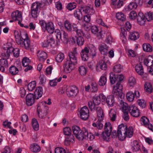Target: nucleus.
I'll use <instances>...</instances> for the list:
<instances>
[{
  "mask_svg": "<svg viewBox=\"0 0 153 153\" xmlns=\"http://www.w3.org/2000/svg\"><path fill=\"white\" fill-rule=\"evenodd\" d=\"M63 131L64 134L65 135L69 136L71 135V128L68 127H66L63 128Z\"/></svg>",
  "mask_w": 153,
  "mask_h": 153,
  "instance_id": "nucleus-55",
  "label": "nucleus"
},
{
  "mask_svg": "<svg viewBox=\"0 0 153 153\" xmlns=\"http://www.w3.org/2000/svg\"><path fill=\"white\" fill-rule=\"evenodd\" d=\"M30 149L32 152L34 153L39 152L41 149L39 145L36 143L31 144L30 146Z\"/></svg>",
  "mask_w": 153,
  "mask_h": 153,
  "instance_id": "nucleus-28",
  "label": "nucleus"
},
{
  "mask_svg": "<svg viewBox=\"0 0 153 153\" xmlns=\"http://www.w3.org/2000/svg\"><path fill=\"white\" fill-rule=\"evenodd\" d=\"M124 130V125L123 124H121L119 125L118 127L117 131L116 130L113 131L111 134V136L112 138H115L118 137V139L121 141H123L124 139V136L122 134V131Z\"/></svg>",
  "mask_w": 153,
  "mask_h": 153,
  "instance_id": "nucleus-9",
  "label": "nucleus"
},
{
  "mask_svg": "<svg viewBox=\"0 0 153 153\" xmlns=\"http://www.w3.org/2000/svg\"><path fill=\"white\" fill-rule=\"evenodd\" d=\"M58 45L57 42H55L53 37L51 35L48 36L46 39L42 43V45L43 47H47L50 46L51 47H56Z\"/></svg>",
  "mask_w": 153,
  "mask_h": 153,
  "instance_id": "nucleus-8",
  "label": "nucleus"
},
{
  "mask_svg": "<svg viewBox=\"0 0 153 153\" xmlns=\"http://www.w3.org/2000/svg\"><path fill=\"white\" fill-rule=\"evenodd\" d=\"M64 140V144L66 146H69L75 142V138L73 134L68 136Z\"/></svg>",
  "mask_w": 153,
  "mask_h": 153,
  "instance_id": "nucleus-23",
  "label": "nucleus"
},
{
  "mask_svg": "<svg viewBox=\"0 0 153 153\" xmlns=\"http://www.w3.org/2000/svg\"><path fill=\"white\" fill-rule=\"evenodd\" d=\"M143 50L147 52H151L152 51V48L149 44H144L143 45Z\"/></svg>",
  "mask_w": 153,
  "mask_h": 153,
  "instance_id": "nucleus-42",
  "label": "nucleus"
},
{
  "mask_svg": "<svg viewBox=\"0 0 153 153\" xmlns=\"http://www.w3.org/2000/svg\"><path fill=\"white\" fill-rule=\"evenodd\" d=\"M128 83L130 86H133L135 85L136 83L135 78L133 76L129 77L128 79Z\"/></svg>",
  "mask_w": 153,
  "mask_h": 153,
  "instance_id": "nucleus-43",
  "label": "nucleus"
},
{
  "mask_svg": "<svg viewBox=\"0 0 153 153\" xmlns=\"http://www.w3.org/2000/svg\"><path fill=\"white\" fill-rule=\"evenodd\" d=\"M108 48L105 44H103L100 45L99 50L101 54L106 55L108 53Z\"/></svg>",
  "mask_w": 153,
  "mask_h": 153,
  "instance_id": "nucleus-34",
  "label": "nucleus"
},
{
  "mask_svg": "<svg viewBox=\"0 0 153 153\" xmlns=\"http://www.w3.org/2000/svg\"><path fill=\"white\" fill-rule=\"evenodd\" d=\"M126 99L130 102H133L134 98V94L133 93L129 91L126 94Z\"/></svg>",
  "mask_w": 153,
  "mask_h": 153,
  "instance_id": "nucleus-38",
  "label": "nucleus"
},
{
  "mask_svg": "<svg viewBox=\"0 0 153 153\" xmlns=\"http://www.w3.org/2000/svg\"><path fill=\"white\" fill-rule=\"evenodd\" d=\"M117 79L115 75L112 72L110 73V82L112 84H114Z\"/></svg>",
  "mask_w": 153,
  "mask_h": 153,
  "instance_id": "nucleus-53",
  "label": "nucleus"
},
{
  "mask_svg": "<svg viewBox=\"0 0 153 153\" xmlns=\"http://www.w3.org/2000/svg\"><path fill=\"white\" fill-rule=\"evenodd\" d=\"M137 7V5L134 2L130 3L127 7V9L129 10L135 9Z\"/></svg>",
  "mask_w": 153,
  "mask_h": 153,
  "instance_id": "nucleus-63",
  "label": "nucleus"
},
{
  "mask_svg": "<svg viewBox=\"0 0 153 153\" xmlns=\"http://www.w3.org/2000/svg\"><path fill=\"white\" fill-rule=\"evenodd\" d=\"M140 37L139 33L137 31H133L130 33L128 36L129 39L133 41L138 39Z\"/></svg>",
  "mask_w": 153,
  "mask_h": 153,
  "instance_id": "nucleus-29",
  "label": "nucleus"
},
{
  "mask_svg": "<svg viewBox=\"0 0 153 153\" xmlns=\"http://www.w3.org/2000/svg\"><path fill=\"white\" fill-rule=\"evenodd\" d=\"M55 33L56 37L58 39H61L65 43L67 42L68 37L67 33L64 31H60L59 29L56 30Z\"/></svg>",
  "mask_w": 153,
  "mask_h": 153,
  "instance_id": "nucleus-10",
  "label": "nucleus"
},
{
  "mask_svg": "<svg viewBox=\"0 0 153 153\" xmlns=\"http://www.w3.org/2000/svg\"><path fill=\"white\" fill-rule=\"evenodd\" d=\"M95 100V101L97 104H100L101 103L102 105L105 103L106 97L103 94H100L99 96L94 97Z\"/></svg>",
  "mask_w": 153,
  "mask_h": 153,
  "instance_id": "nucleus-15",
  "label": "nucleus"
},
{
  "mask_svg": "<svg viewBox=\"0 0 153 153\" xmlns=\"http://www.w3.org/2000/svg\"><path fill=\"white\" fill-rule=\"evenodd\" d=\"M84 42V39L83 37H77L76 39V43L79 46H82Z\"/></svg>",
  "mask_w": 153,
  "mask_h": 153,
  "instance_id": "nucleus-54",
  "label": "nucleus"
},
{
  "mask_svg": "<svg viewBox=\"0 0 153 153\" xmlns=\"http://www.w3.org/2000/svg\"><path fill=\"white\" fill-rule=\"evenodd\" d=\"M105 101V103H106L108 107H112L114 105L115 101L114 96L112 95L107 96Z\"/></svg>",
  "mask_w": 153,
  "mask_h": 153,
  "instance_id": "nucleus-22",
  "label": "nucleus"
},
{
  "mask_svg": "<svg viewBox=\"0 0 153 153\" xmlns=\"http://www.w3.org/2000/svg\"><path fill=\"white\" fill-rule=\"evenodd\" d=\"M153 14V12H149L146 13L145 14L146 20L148 21H149L152 19V16Z\"/></svg>",
  "mask_w": 153,
  "mask_h": 153,
  "instance_id": "nucleus-52",
  "label": "nucleus"
},
{
  "mask_svg": "<svg viewBox=\"0 0 153 153\" xmlns=\"http://www.w3.org/2000/svg\"><path fill=\"white\" fill-rule=\"evenodd\" d=\"M126 127L125 131V138L126 137L131 138L133 134V130L132 126H130L128 128L126 125H125Z\"/></svg>",
  "mask_w": 153,
  "mask_h": 153,
  "instance_id": "nucleus-21",
  "label": "nucleus"
},
{
  "mask_svg": "<svg viewBox=\"0 0 153 153\" xmlns=\"http://www.w3.org/2000/svg\"><path fill=\"white\" fill-rule=\"evenodd\" d=\"M81 11L83 14H88L89 15L93 14L94 12V10L89 7L82 9Z\"/></svg>",
  "mask_w": 153,
  "mask_h": 153,
  "instance_id": "nucleus-32",
  "label": "nucleus"
},
{
  "mask_svg": "<svg viewBox=\"0 0 153 153\" xmlns=\"http://www.w3.org/2000/svg\"><path fill=\"white\" fill-rule=\"evenodd\" d=\"M116 18L119 20L123 22L124 20V15L121 12H118L116 14Z\"/></svg>",
  "mask_w": 153,
  "mask_h": 153,
  "instance_id": "nucleus-49",
  "label": "nucleus"
},
{
  "mask_svg": "<svg viewBox=\"0 0 153 153\" xmlns=\"http://www.w3.org/2000/svg\"><path fill=\"white\" fill-rule=\"evenodd\" d=\"M107 79L105 77L102 76L99 81V84L100 86H103L106 85Z\"/></svg>",
  "mask_w": 153,
  "mask_h": 153,
  "instance_id": "nucleus-46",
  "label": "nucleus"
},
{
  "mask_svg": "<svg viewBox=\"0 0 153 153\" xmlns=\"http://www.w3.org/2000/svg\"><path fill=\"white\" fill-rule=\"evenodd\" d=\"M97 113L98 121L97 123L94 122L92 124V126L95 127H96L99 129H101L103 127V125L100 121L103 120L104 115L102 109L100 107H97Z\"/></svg>",
  "mask_w": 153,
  "mask_h": 153,
  "instance_id": "nucleus-7",
  "label": "nucleus"
},
{
  "mask_svg": "<svg viewBox=\"0 0 153 153\" xmlns=\"http://www.w3.org/2000/svg\"><path fill=\"white\" fill-rule=\"evenodd\" d=\"M89 111L87 106L82 107L79 111L80 118L85 120H87L89 117Z\"/></svg>",
  "mask_w": 153,
  "mask_h": 153,
  "instance_id": "nucleus-12",
  "label": "nucleus"
},
{
  "mask_svg": "<svg viewBox=\"0 0 153 153\" xmlns=\"http://www.w3.org/2000/svg\"><path fill=\"white\" fill-rule=\"evenodd\" d=\"M131 149L133 152H137L140 149V144L137 140L131 142Z\"/></svg>",
  "mask_w": 153,
  "mask_h": 153,
  "instance_id": "nucleus-18",
  "label": "nucleus"
},
{
  "mask_svg": "<svg viewBox=\"0 0 153 153\" xmlns=\"http://www.w3.org/2000/svg\"><path fill=\"white\" fill-rule=\"evenodd\" d=\"M77 53L76 49L69 53V59L66 62L64 66V71L65 73H69L74 69L75 65L77 64Z\"/></svg>",
  "mask_w": 153,
  "mask_h": 153,
  "instance_id": "nucleus-2",
  "label": "nucleus"
},
{
  "mask_svg": "<svg viewBox=\"0 0 153 153\" xmlns=\"http://www.w3.org/2000/svg\"><path fill=\"white\" fill-rule=\"evenodd\" d=\"M72 129L74 134L78 140H82L88 138V132L85 128H83L81 130L78 126L74 125L72 126Z\"/></svg>",
  "mask_w": 153,
  "mask_h": 153,
  "instance_id": "nucleus-4",
  "label": "nucleus"
},
{
  "mask_svg": "<svg viewBox=\"0 0 153 153\" xmlns=\"http://www.w3.org/2000/svg\"><path fill=\"white\" fill-rule=\"evenodd\" d=\"M104 129L105 131L111 132L112 131V126L109 122H106L104 126Z\"/></svg>",
  "mask_w": 153,
  "mask_h": 153,
  "instance_id": "nucleus-44",
  "label": "nucleus"
},
{
  "mask_svg": "<svg viewBox=\"0 0 153 153\" xmlns=\"http://www.w3.org/2000/svg\"><path fill=\"white\" fill-rule=\"evenodd\" d=\"M55 153H66L65 149L61 147H56L55 149Z\"/></svg>",
  "mask_w": 153,
  "mask_h": 153,
  "instance_id": "nucleus-58",
  "label": "nucleus"
},
{
  "mask_svg": "<svg viewBox=\"0 0 153 153\" xmlns=\"http://www.w3.org/2000/svg\"><path fill=\"white\" fill-rule=\"evenodd\" d=\"M111 5L115 8H120L124 4V0H111Z\"/></svg>",
  "mask_w": 153,
  "mask_h": 153,
  "instance_id": "nucleus-24",
  "label": "nucleus"
},
{
  "mask_svg": "<svg viewBox=\"0 0 153 153\" xmlns=\"http://www.w3.org/2000/svg\"><path fill=\"white\" fill-rule=\"evenodd\" d=\"M78 71L79 74L82 76L85 75L87 71V68L83 66H80L79 68Z\"/></svg>",
  "mask_w": 153,
  "mask_h": 153,
  "instance_id": "nucleus-41",
  "label": "nucleus"
},
{
  "mask_svg": "<svg viewBox=\"0 0 153 153\" xmlns=\"http://www.w3.org/2000/svg\"><path fill=\"white\" fill-rule=\"evenodd\" d=\"M76 7V4L75 3H70L68 4L67 8L70 10H71L75 9Z\"/></svg>",
  "mask_w": 153,
  "mask_h": 153,
  "instance_id": "nucleus-60",
  "label": "nucleus"
},
{
  "mask_svg": "<svg viewBox=\"0 0 153 153\" xmlns=\"http://www.w3.org/2000/svg\"><path fill=\"white\" fill-rule=\"evenodd\" d=\"M8 64L7 61L6 59H2L0 60V70L4 72L5 69L7 68Z\"/></svg>",
  "mask_w": 153,
  "mask_h": 153,
  "instance_id": "nucleus-20",
  "label": "nucleus"
},
{
  "mask_svg": "<svg viewBox=\"0 0 153 153\" xmlns=\"http://www.w3.org/2000/svg\"><path fill=\"white\" fill-rule=\"evenodd\" d=\"M39 24L41 26L42 30H44L47 25V23L45 21L41 20H39Z\"/></svg>",
  "mask_w": 153,
  "mask_h": 153,
  "instance_id": "nucleus-64",
  "label": "nucleus"
},
{
  "mask_svg": "<svg viewBox=\"0 0 153 153\" xmlns=\"http://www.w3.org/2000/svg\"><path fill=\"white\" fill-rule=\"evenodd\" d=\"M137 102L139 105L142 108H144L146 107V103L144 100L143 99H139L137 101Z\"/></svg>",
  "mask_w": 153,
  "mask_h": 153,
  "instance_id": "nucleus-56",
  "label": "nucleus"
},
{
  "mask_svg": "<svg viewBox=\"0 0 153 153\" xmlns=\"http://www.w3.org/2000/svg\"><path fill=\"white\" fill-rule=\"evenodd\" d=\"M4 48L6 51L4 55L6 57L8 58L10 56V54L13 53V48L11 45H9L8 44L7 45L6 47H4Z\"/></svg>",
  "mask_w": 153,
  "mask_h": 153,
  "instance_id": "nucleus-30",
  "label": "nucleus"
},
{
  "mask_svg": "<svg viewBox=\"0 0 153 153\" xmlns=\"http://www.w3.org/2000/svg\"><path fill=\"white\" fill-rule=\"evenodd\" d=\"M133 117H137L140 115V112L137 108L134 105H128L125 102V121H128L129 119L128 112Z\"/></svg>",
  "mask_w": 153,
  "mask_h": 153,
  "instance_id": "nucleus-5",
  "label": "nucleus"
},
{
  "mask_svg": "<svg viewBox=\"0 0 153 153\" xmlns=\"http://www.w3.org/2000/svg\"><path fill=\"white\" fill-rule=\"evenodd\" d=\"M62 79V77H60L58 79L51 80L50 81V84L51 86H55L57 85L58 82H60Z\"/></svg>",
  "mask_w": 153,
  "mask_h": 153,
  "instance_id": "nucleus-50",
  "label": "nucleus"
},
{
  "mask_svg": "<svg viewBox=\"0 0 153 153\" xmlns=\"http://www.w3.org/2000/svg\"><path fill=\"white\" fill-rule=\"evenodd\" d=\"M11 17L14 21H18V24L21 26H23V24L21 23V21L22 20V14L21 12L16 10L13 12L11 14Z\"/></svg>",
  "mask_w": 153,
  "mask_h": 153,
  "instance_id": "nucleus-11",
  "label": "nucleus"
},
{
  "mask_svg": "<svg viewBox=\"0 0 153 153\" xmlns=\"http://www.w3.org/2000/svg\"><path fill=\"white\" fill-rule=\"evenodd\" d=\"M26 89L25 87H22L20 88L19 93L22 97H24L26 94Z\"/></svg>",
  "mask_w": 153,
  "mask_h": 153,
  "instance_id": "nucleus-62",
  "label": "nucleus"
},
{
  "mask_svg": "<svg viewBox=\"0 0 153 153\" xmlns=\"http://www.w3.org/2000/svg\"><path fill=\"white\" fill-rule=\"evenodd\" d=\"M35 97L33 94H29L27 95L26 97V104L28 106H31L35 102Z\"/></svg>",
  "mask_w": 153,
  "mask_h": 153,
  "instance_id": "nucleus-14",
  "label": "nucleus"
},
{
  "mask_svg": "<svg viewBox=\"0 0 153 153\" xmlns=\"http://www.w3.org/2000/svg\"><path fill=\"white\" fill-rule=\"evenodd\" d=\"M82 11L79 9H77L75 11L74 15V16L78 20H80L82 18Z\"/></svg>",
  "mask_w": 153,
  "mask_h": 153,
  "instance_id": "nucleus-37",
  "label": "nucleus"
},
{
  "mask_svg": "<svg viewBox=\"0 0 153 153\" xmlns=\"http://www.w3.org/2000/svg\"><path fill=\"white\" fill-rule=\"evenodd\" d=\"M144 64L148 67L153 65V57L149 56L147 58L144 59L143 61Z\"/></svg>",
  "mask_w": 153,
  "mask_h": 153,
  "instance_id": "nucleus-27",
  "label": "nucleus"
},
{
  "mask_svg": "<svg viewBox=\"0 0 153 153\" xmlns=\"http://www.w3.org/2000/svg\"><path fill=\"white\" fill-rule=\"evenodd\" d=\"M140 120L142 122V123H143L144 125L145 126L147 125L149 122V119L145 116L142 117Z\"/></svg>",
  "mask_w": 153,
  "mask_h": 153,
  "instance_id": "nucleus-59",
  "label": "nucleus"
},
{
  "mask_svg": "<svg viewBox=\"0 0 153 153\" xmlns=\"http://www.w3.org/2000/svg\"><path fill=\"white\" fill-rule=\"evenodd\" d=\"M106 64L104 60H101L99 61L96 66V69L97 71H100V70H105L107 69Z\"/></svg>",
  "mask_w": 153,
  "mask_h": 153,
  "instance_id": "nucleus-17",
  "label": "nucleus"
},
{
  "mask_svg": "<svg viewBox=\"0 0 153 153\" xmlns=\"http://www.w3.org/2000/svg\"><path fill=\"white\" fill-rule=\"evenodd\" d=\"M135 70L137 73L140 75H143L144 74L143 67L141 63L137 64L135 66Z\"/></svg>",
  "mask_w": 153,
  "mask_h": 153,
  "instance_id": "nucleus-31",
  "label": "nucleus"
},
{
  "mask_svg": "<svg viewBox=\"0 0 153 153\" xmlns=\"http://www.w3.org/2000/svg\"><path fill=\"white\" fill-rule=\"evenodd\" d=\"M65 58L64 54L62 53H59L58 54L56 58V61L58 62H61Z\"/></svg>",
  "mask_w": 153,
  "mask_h": 153,
  "instance_id": "nucleus-45",
  "label": "nucleus"
},
{
  "mask_svg": "<svg viewBox=\"0 0 153 153\" xmlns=\"http://www.w3.org/2000/svg\"><path fill=\"white\" fill-rule=\"evenodd\" d=\"M146 21L145 15L142 12L139 13L137 16V21L140 25H143Z\"/></svg>",
  "mask_w": 153,
  "mask_h": 153,
  "instance_id": "nucleus-19",
  "label": "nucleus"
},
{
  "mask_svg": "<svg viewBox=\"0 0 153 153\" xmlns=\"http://www.w3.org/2000/svg\"><path fill=\"white\" fill-rule=\"evenodd\" d=\"M55 30L54 26L53 24L51 22L47 23V24L44 30H47L50 33H53Z\"/></svg>",
  "mask_w": 153,
  "mask_h": 153,
  "instance_id": "nucleus-26",
  "label": "nucleus"
},
{
  "mask_svg": "<svg viewBox=\"0 0 153 153\" xmlns=\"http://www.w3.org/2000/svg\"><path fill=\"white\" fill-rule=\"evenodd\" d=\"M96 48L92 45L85 47L82 50L80 54L82 59L85 61L88 59L89 56H91L93 58L96 55Z\"/></svg>",
  "mask_w": 153,
  "mask_h": 153,
  "instance_id": "nucleus-3",
  "label": "nucleus"
},
{
  "mask_svg": "<svg viewBox=\"0 0 153 153\" xmlns=\"http://www.w3.org/2000/svg\"><path fill=\"white\" fill-rule=\"evenodd\" d=\"M44 93L43 88L41 87H36L34 91V96L36 99L42 97Z\"/></svg>",
  "mask_w": 153,
  "mask_h": 153,
  "instance_id": "nucleus-16",
  "label": "nucleus"
},
{
  "mask_svg": "<svg viewBox=\"0 0 153 153\" xmlns=\"http://www.w3.org/2000/svg\"><path fill=\"white\" fill-rule=\"evenodd\" d=\"M44 102H42L39 103L38 105L37 108L38 114L39 117L41 118H42L44 117V115L43 116H41L40 113V112L42 111L44 108Z\"/></svg>",
  "mask_w": 153,
  "mask_h": 153,
  "instance_id": "nucleus-35",
  "label": "nucleus"
},
{
  "mask_svg": "<svg viewBox=\"0 0 153 153\" xmlns=\"http://www.w3.org/2000/svg\"><path fill=\"white\" fill-rule=\"evenodd\" d=\"M109 116L111 120L114 121L116 118V112L113 109H111L109 112Z\"/></svg>",
  "mask_w": 153,
  "mask_h": 153,
  "instance_id": "nucleus-48",
  "label": "nucleus"
},
{
  "mask_svg": "<svg viewBox=\"0 0 153 153\" xmlns=\"http://www.w3.org/2000/svg\"><path fill=\"white\" fill-rule=\"evenodd\" d=\"M41 4L38 2L33 3L31 6L32 10H39Z\"/></svg>",
  "mask_w": 153,
  "mask_h": 153,
  "instance_id": "nucleus-47",
  "label": "nucleus"
},
{
  "mask_svg": "<svg viewBox=\"0 0 153 153\" xmlns=\"http://www.w3.org/2000/svg\"><path fill=\"white\" fill-rule=\"evenodd\" d=\"M30 62V60L26 57H24L22 60L23 65L25 67L28 66Z\"/></svg>",
  "mask_w": 153,
  "mask_h": 153,
  "instance_id": "nucleus-51",
  "label": "nucleus"
},
{
  "mask_svg": "<svg viewBox=\"0 0 153 153\" xmlns=\"http://www.w3.org/2000/svg\"><path fill=\"white\" fill-rule=\"evenodd\" d=\"M111 135V132L105 131L103 132L102 134V136L103 139L106 141H108L110 139V136Z\"/></svg>",
  "mask_w": 153,
  "mask_h": 153,
  "instance_id": "nucleus-36",
  "label": "nucleus"
},
{
  "mask_svg": "<svg viewBox=\"0 0 153 153\" xmlns=\"http://www.w3.org/2000/svg\"><path fill=\"white\" fill-rule=\"evenodd\" d=\"M68 89L66 94L70 97H74L78 93V91L76 87H69Z\"/></svg>",
  "mask_w": 153,
  "mask_h": 153,
  "instance_id": "nucleus-13",
  "label": "nucleus"
},
{
  "mask_svg": "<svg viewBox=\"0 0 153 153\" xmlns=\"http://www.w3.org/2000/svg\"><path fill=\"white\" fill-rule=\"evenodd\" d=\"M137 16V17L136 12L134 11H131L128 15L129 18L131 20H134Z\"/></svg>",
  "mask_w": 153,
  "mask_h": 153,
  "instance_id": "nucleus-57",
  "label": "nucleus"
},
{
  "mask_svg": "<svg viewBox=\"0 0 153 153\" xmlns=\"http://www.w3.org/2000/svg\"><path fill=\"white\" fill-rule=\"evenodd\" d=\"M122 87H113L112 92L114 95H118L120 102L119 106L120 110L124 113V94L122 92Z\"/></svg>",
  "mask_w": 153,
  "mask_h": 153,
  "instance_id": "nucleus-6",
  "label": "nucleus"
},
{
  "mask_svg": "<svg viewBox=\"0 0 153 153\" xmlns=\"http://www.w3.org/2000/svg\"><path fill=\"white\" fill-rule=\"evenodd\" d=\"M32 124L33 129L36 131H37L39 129V125L37 120L35 118L32 119Z\"/></svg>",
  "mask_w": 153,
  "mask_h": 153,
  "instance_id": "nucleus-39",
  "label": "nucleus"
},
{
  "mask_svg": "<svg viewBox=\"0 0 153 153\" xmlns=\"http://www.w3.org/2000/svg\"><path fill=\"white\" fill-rule=\"evenodd\" d=\"M38 59L40 61H43L47 58L46 53L42 51H39L37 53Z\"/></svg>",
  "mask_w": 153,
  "mask_h": 153,
  "instance_id": "nucleus-25",
  "label": "nucleus"
},
{
  "mask_svg": "<svg viewBox=\"0 0 153 153\" xmlns=\"http://www.w3.org/2000/svg\"><path fill=\"white\" fill-rule=\"evenodd\" d=\"M95 100L94 98L92 101H90L88 102V106L91 110L97 109V108L99 105L97 104L95 101Z\"/></svg>",
  "mask_w": 153,
  "mask_h": 153,
  "instance_id": "nucleus-33",
  "label": "nucleus"
},
{
  "mask_svg": "<svg viewBox=\"0 0 153 153\" xmlns=\"http://www.w3.org/2000/svg\"><path fill=\"white\" fill-rule=\"evenodd\" d=\"M64 25L67 30L70 31L72 30V26L68 21L66 20L65 22Z\"/></svg>",
  "mask_w": 153,
  "mask_h": 153,
  "instance_id": "nucleus-61",
  "label": "nucleus"
},
{
  "mask_svg": "<svg viewBox=\"0 0 153 153\" xmlns=\"http://www.w3.org/2000/svg\"><path fill=\"white\" fill-rule=\"evenodd\" d=\"M9 71L11 74L15 75L18 73L19 71L17 67L14 66H12L10 67Z\"/></svg>",
  "mask_w": 153,
  "mask_h": 153,
  "instance_id": "nucleus-40",
  "label": "nucleus"
},
{
  "mask_svg": "<svg viewBox=\"0 0 153 153\" xmlns=\"http://www.w3.org/2000/svg\"><path fill=\"white\" fill-rule=\"evenodd\" d=\"M14 33L17 43L21 47L27 49L29 48L30 45V41L28 39L27 32L22 30L19 33L15 30Z\"/></svg>",
  "mask_w": 153,
  "mask_h": 153,
  "instance_id": "nucleus-1",
  "label": "nucleus"
}]
</instances>
